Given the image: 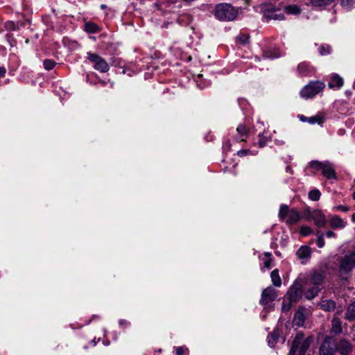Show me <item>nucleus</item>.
<instances>
[{"mask_svg":"<svg viewBox=\"0 0 355 355\" xmlns=\"http://www.w3.org/2000/svg\"><path fill=\"white\" fill-rule=\"evenodd\" d=\"M334 1V0H311V3L315 7H322L329 5Z\"/></svg>","mask_w":355,"mask_h":355,"instance_id":"nucleus-28","label":"nucleus"},{"mask_svg":"<svg viewBox=\"0 0 355 355\" xmlns=\"http://www.w3.org/2000/svg\"><path fill=\"white\" fill-rule=\"evenodd\" d=\"M326 236L329 238L334 237L335 233L332 231H328L326 232Z\"/></svg>","mask_w":355,"mask_h":355,"instance_id":"nucleus-49","label":"nucleus"},{"mask_svg":"<svg viewBox=\"0 0 355 355\" xmlns=\"http://www.w3.org/2000/svg\"><path fill=\"white\" fill-rule=\"evenodd\" d=\"M125 323L126 324L127 322L125 320H121L119 321L120 325H122L123 324H125Z\"/></svg>","mask_w":355,"mask_h":355,"instance_id":"nucleus-52","label":"nucleus"},{"mask_svg":"<svg viewBox=\"0 0 355 355\" xmlns=\"http://www.w3.org/2000/svg\"><path fill=\"white\" fill-rule=\"evenodd\" d=\"M308 122L311 124H322L323 123V118L319 115H316L314 116L309 117Z\"/></svg>","mask_w":355,"mask_h":355,"instance_id":"nucleus-31","label":"nucleus"},{"mask_svg":"<svg viewBox=\"0 0 355 355\" xmlns=\"http://www.w3.org/2000/svg\"><path fill=\"white\" fill-rule=\"evenodd\" d=\"M188 352H189V349L184 346L178 347L176 348V354L177 355H184L186 354H188Z\"/></svg>","mask_w":355,"mask_h":355,"instance_id":"nucleus-40","label":"nucleus"},{"mask_svg":"<svg viewBox=\"0 0 355 355\" xmlns=\"http://www.w3.org/2000/svg\"><path fill=\"white\" fill-rule=\"evenodd\" d=\"M336 350L335 341L331 338H326L320 347V355H334Z\"/></svg>","mask_w":355,"mask_h":355,"instance_id":"nucleus-8","label":"nucleus"},{"mask_svg":"<svg viewBox=\"0 0 355 355\" xmlns=\"http://www.w3.org/2000/svg\"><path fill=\"white\" fill-rule=\"evenodd\" d=\"M6 69L3 67H0V78L5 76Z\"/></svg>","mask_w":355,"mask_h":355,"instance_id":"nucleus-47","label":"nucleus"},{"mask_svg":"<svg viewBox=\"0 0 355 355\" xmlns=\"http://www.w3.org/2000/svg\"><path fill=\"white\" fill-rule=\"evenodd\" d=\"M331 228H342L345 225V222L338 216H334L329 220Z\"/></svg>","mask_w":355,"mask_h":355,"instance_id":"nucleus-19","label":"nucleus"},{"mask_svg":"<svg viewBox=\"0 0 355 355\" xmlns=\"http://www.w3.org/2000/svg\"><path fill=\"white\" fill-rule=\"evenodd\" d=\"M334 209L336 210H340V211H345V212H347L349 210V207L346 205H338V206L335 207Z\"/></svg>","mask_w":355,"mask_h":355,"instance_id":"nucleus-44","label":"nucleus"},{"mask_svg":"<svg viewBox=\"0 0 355 355\" xmlns=\"http://www.w3.org/2000/svg\"><path fill=\"white\" fill-rule=\"evenodd\" d=\"M345 318L349 321L355 320V301L348 305Z\"/></svg>","mask_w":355,"mask_h":355,"instance_id":"nucleus-18","label":"nucleus"},{"mask_svg":"<svg viewBox=\"0 0 355 355\" xmlns=\"http://www.w3.org/2000/svg\"><path fill=\"white\" fill-rule=\"evenodd\" d=\"M44 67L46 70H51L52 69L55 65V62L53 60H45L43 62Z\"/></svg>","mask_w":355,"mask_h":355,"instance_id":"nucleus-37","label":"nucleus"},{"mask_svg":"<svg viewBox=\"0 0 355 355\" xmlns=\"http://www.w3.org/2000/svg\"><path fill=\"white\" fill-rule=\"evenodd\" d=\"M330 88H340L343 85V80L338 74H334L328 84Z\"/></svg>","mask_w":355,"mask_h":355,"instance_id":"nucleus-16","label":"nucleus"},{"mask_svg":"<svg viewBox=\"0 0 355 355\" xmlns=\"http://www.w3.org/2000/svg\"><path fill=\"white\" fill-rule=\"evenodd\" d=\"M320 306L324 311H332L336 308V302L332 300H322Z\"/></svg>","mask_w":355,"mask_h":355,"instance_id":"nucleus-14","label":"nucleus"},{"mask_svg":"<svg viewBox=\"0 0 355 355\" xmlns=\"http://www.w3.org/2000/svg\"><path fill=\"white\" fill-rule=\"evenodd\" d=\"M294 302H288L287 297H285L282 304V310L284 311H288L290 310Z\"/></svg>","mask_w":355,"mask_h":355,"instance_id":"nucleus-35","label":"nucleus"},{"mask_svg":"<svg viewBox=\"0 0 355 355\" xmlns=\"http://www.w3.org/2000/svg\"><path fill=\"white\" fill-rule=\"evenodd\" d=\"M315 225L318 227H324L327 224V219L323 213L318 209L313 210L310 215Z\"/></svg>","mask_w":355,"mask_h":355,"instance_id":"nucleus-9","label":"nucleus"},{"mask_svg":"<svg viewBox=\"0 0 355 355\" xmlns=\"http://www.w3.org/2000/svg\"><path fill=\"white\" fill-rule=\"evenodd\" d=\"M309 197L312 200L317 201V200H318L320 199V192L318 189H313V190L309 191Z\"/></svg>","mask_w":355,"mask_h":355,"instance_id":"nucleus-30","label":"nucleus"},{"mask_svg":"<svg viewBox=\"0 0 355 355\" xmlns=\"http://www.w3.org/2000/svg\"><path fill=\"white\" fill-rule=\"evenodd\" d=\"M237 40L242 44H247L249 40V35L245 34L240 35L237 37Z\"/></svg>","mask_w":355,"mask_h":355,"instance_id":"nucleus-39","label":"nucleus"},{"mask_svg":"<svg viewBox=\"0 0 355 355\" xmlns=\"http://www.w3.org/2000/svg\"><path fill=\"white\" fill-rule=\"evenodd\" d=\"M264 266L268 267L270 266L272 264V259L270 258V254L266 253L264 254V260H263Z\"/></svg>","mask_w":355,"mask_h":355,"instance_id":"nucleus-41","label":"nucleus"},{"mask_svg":"<svg viewBox=\"0 0 355 355\" xmlns=\"http://www.w3.org/2000/svg\"><path fill=\"white\" fill-rule=\"evenodd\" d=\"M310 315V311L305 307H300L294 315L293 323L295 326L302 327L306 318Z\"/></svg>","mask_w":355,"mask_h":355,"instance_id":"nucleus-7","label":"nucleus"},{"mask_svg":"<svg viewBox=\"0 0 355 355\" xmlns=\"http://www.w3.org/2000/svg\"><path fill=\"white\" fill-rule=\"evenodd\" d=\"M85 31L89 33H95L98 32L100 28L96 24L87 22L85 24Z\"/></svg>","mask_w":355,"mask_h":355,"instance_id":"nucleus-25","label":"nucleus"},{"mask_svg":"<svg viewBox=\"0 0 355 355\" xmlns=\"http://www.w3.org/2000/svg\"><path fill=\"white\" fill-rule=\"evenodd\" d=\"M246 2H248L249 0H245Z\"/></svg>","mask_w":355,"mask_h":355,"instance_id":"nucleus-55","label":"nucleus"},{"mask_svg":"<svg viewBox=\"0 0 355 355\" xmlns=\"http://www.w3.org/2000/svg\"><path fill=\"white\" fill-rule=\"evenodd\" d=\"M236 131L239 134H240L241 136L245 135L248 133L247 129L245 125L240 124L237 128Z\"/></svg>","mask_w":355,"mask_h":355,"instance_id":"nucleus-42","label":"nucleus"},{"mask_svg":"<svg viewBox=\"0 0 355 355\" xmlns=\"http://www.w3.org/2000/svg\"><path fill=\"white\" fill-rule=\"evenodd\" d=\"M270 277L273 285L275 286H280L282 284V280L279 275V270L277 269L274 270L271 274Z\"/></svg>","mask_w":355,"mask_h":355,"instance_id":"nucleus-24","label":"nucleus"},{"mask_svg":"<svg viewBox=\"0 0 355 355\" xmlns=\"http://www.w3.org/2000/svg\"><path fill=\"white\" fill-rule=\"evenodd\" d=\"M237 15V10L229 3H220L216 6L215 16L220 20H234Z\"/></svg>","mask_w":355,"mask_h":355,"instance_id":"nucleus-2","label":"nucleus"},{"mask_svg":"<svg viewBox=\"0 0 355 355\" xmlns=\"http://www.w3.org/2000/svg\"><path fill=\"white\" fill-rule=\"evenodd\" d=\"M340 3L343 6H347L349 5V0H341Z\"/></svg>","mask_w":355,"mask_h":355,"instance_id":"nucleus-50","label":"nucleus"},{"mask_svg":"<svg viewBox=\"0 0 355 355\" xmlns=\"http://www.w3.org/2000/svg\"><path fill=\"white\" fill-rule=\"evenodd\" d=\"M7 30L15 31L17 29L16 25L13 21H7L5 24Z\"/></svg>","mask_w":355,"mask_h":355,"instance_id":"nucleus-43","label":"nucleus"},{"mask_svg":"<svg viewBox=\"0 0 355 355\" xmlns=\"http://www.w3.org/2000/svg\"><path fill=\"white\" fill-rule=\"evenodd\" d=\"M352 220L353 222H355V213L352 215Z\"/></svg>","mask_w":355,"mask_h":355,"instance_id":"nucleus-53","label":"nucleus"},{"mask_svg":"<svg viewBox=\"0 0 355 355\" xmlns=\"http://www.w3.org/2000/svg\"><path fill=\"white\" fill-rule=\"evenodd\" d=\"M336 349L341 354V355H348L352 350V347L348 341L342 340L336 345Z\"/></svg>","mask_w":355,"mask_h":355,"instance_id":"nucleus-13","label":"nucleus"},{"mask_svg":"<svg viewBox=\"0 0 355 355\" xmlns=\"http://www.w3.org/2000/svg\"><path fill=\"white\" fill-rule=\"evenodd\" d=\"M317 234L318 235V237L317 239V245L319 248H322L324 245V234L320 233L319 231H318Z\"/></svg>","mask_w":355,"mask_h":355,"instance_id":"nucleus-36","label":"nucleus"},{"mask_svg":"<svg viewBox=\"0 0 355 355\" xmlns=\"http://www.w3.org/2000/svg\"><path fill=\"white\" fill-rule=\"evenodd\" d=\"M264 17L268 19L284 20V15L278 10H267L265 11Z\"/></svg>","mask_w":355,"mask_h":355,"instance_id":"nucleus-12","label":"nucleus"},{"mask_svg":"<svg viewBox=\"0 0 355 355\" xmlns=\"http://www.w3.org/2000/svg\"><path fill=\"white\" fill-rule=\"evenodd\" d=\"M297 70L302 75L305 76L308 71V65L305 62H302L298 65Z\"/></svg>","mask_w":355,"mask_h":355,"instance_id":"nucleus-32","label":"nucleus"},{"mask_svg":"<svg viewBox=\"0 0 355 355\" xmlns=\"http://www.w3.org/2000/svg\"><path fill=\"white\" fill-rule=\"evenodd\" d=\"M324 277L322 274L314 272L311 278V282L313 286L321 287Z\"/></svg>","mask_w":355,"mask_h":355,"instance_id":"nucleus-22","label":"nucleus"},{"mask_svg":"<svg viewBox=\"0 0 355 355\" xmlns=\"http://www.w3.org/2000/svg\"><path fill=\"white\" fill-rule=\"evenodd\" d=\"M279 336L278 330H274L268 337V343L270 347H273L277 343Z\"/></svg>","mask_w":355,"mask_h":355,"instance_id":"nucleus-23","label":"nucleus"},{"mask_svg":"<svg viewBox=\"0 0 355 355\" xmlns=\"http://www.w3.org/2000/svg\"><path fill=\"white\" fill-rule=\"evenodd\" d=\"M322 289V287H318V286H313L311 288H309V289H307L305 293H304V295H305V297L307 299V300H312L315 297H316L319 293V291Z\"/></svg>","mask_w":355,"mask_h":355,"instance_id":"nucleus-20","label":"nucleus"},{"mask_svg":"<svg viewBox=\"0 0 355 355\" xmlns=\"http://www.w3.org/2000/svg\"><path fill=\"white\" fill-rule=\"evenodd\" d=\"M340 266H355V252L346 255L344 257Z\"/></svg>","mask_w":355,"mask_h":355,"instance_id":"nucleus-21","label":"nucleus"},{"mask_svg":"<svg viewBox=\"0 0 355 355\" xmlns=\"http://www.w3.org/2000/svg\"><path fill=\"white\" fill-rule=\"evenodd\" d=\"M249 153V150H246V149H243V150H241L239 151H238V155L239 156H245L247 155Z\"/></svg>","mask_w":355,"mask_h":355,"instance_id":"nucleus-45","label":"nucleus"},{"mask_svg":"<svg viewBox=\"0 0 355 355\" xmlns=\"http://www.w3.org/2000/svg\"><path fill=\"white\" fill-rule=\"evenodd\" d=\"M311 214H312V211H311L309 209H307V210L304 212V216L306 218H307V219L310 220V219H311V217L310 216V215H311Z\"/></svg>","mask_w":355,"mask_h":355,"instance_id":"nucleus-46","label":"nucleus"},{"mask_svg":"<svg viewBox=\"0 0 355 355\" xmlns=\"http://www.w3.org/2000/svg\"><path fill=\"white\" fill-rule=\"evenodd\" d=\"M324 87V84L322 82H311L301 90L300 95L303 98H312L320 92Z\"/></svg>","mask_w":355,"mask_h":355,"instance_id":"nucleus-3","label":"nucleus"},{"mask_svg":"<svg viewBox=\"0 0 355 355\" xmlns=\"http://www.w3.org/2000/svg\"><path fill=\"white\" fill-rule=\"evenodd\" d=\"M284 10L288 14H293V15H299L301 12L300 8L296 5H289V6H285Z\"/></svg>","mask_w":355,"mask_h":355,"instance_id":"nucleus-26","label":"nucleus"},{"mask_svg":"<svg viewBox=\"0 0 355 355\" xmlns=\"http://www.w3.org/2000/svg\"><path fill=\"white\" fill-rule=\"evenodd\" d=\"M310 166L314 169L322 171V167L324 166V162H320L316 160L312 161L310 162Z\"/></svg>","mask_w":355,"mask_h":355,"instance_id":"nucleus-34","label":"nucleus"},{"mask_svg":"<svg viewBox=\"0 0 355 355\" xmlns=\"http://www.w3.org/2000/svg\"><path fill=\"white\" fill-rule=\"evenodd\" d=\"M300 119L301 121H303V122H308V119H309V117H306L304 115H300Z\"/></svg>","mask_w":355,"mask_h":355,"instance_id":"nucleus-51","label":"nucleus"},{"mask_svg":"<svg viewBox=\"0 0 355 355\" xmlns=\"http://www.w3.org/2000/svg\"><path fill=\"white\" fill-rule=\"evenodd\" d=\"M331 331L336 335L340 334L342 332V322L338 318L334 317L332 319Z\"/></svg>","mask_w":355,"mask_h":355,"instance_id":"nucleus-15","label":"nucleus"},{"mask_svg":"<svg viewBox=\"0 0 355 355\" xmlns=\"http://www.w3.org/2000/svg\"><path fill=\"white\" fill-rule=\"evenodd\" d=\"M313 232V230L311 227L308 226H302L300 229V234L302 236H307L311 234Z\"/></svg>","mask_w":355,"mask_h":355,"instance_id":"nucleus-38","label":"nucleus"},{"mask_svg":"<svg viewBox=\"0 0 355 355\" xmlns=\"http://www.w3.org/2000/svg\"><path fill=\"white\" fill-rule=\"evenodd\" d=\"M277 297V293L274 288L269 286L262 291L260 303L264 306H270V304Z\"/></svg>","mask_w":355,"mask_h":355,"instance_id":"nucleus-6","label":"nucleus"},{"mask_svg":"<svg viewBox=\"0 0 355 355\" xmlns=\"http://www.w3.org/2000/svg\"><path fill=\"white\" fill-rule=\"evenodd\" d=\"M319 52L322 55H327L331 52V47L327 44L322 45L319 48Z\"/></svg>","mask_w":355,"mask_h":355,"instance_id":"nucleus-33","label":"nucleus"},{"mask_svg":"<svg viewBox=\"0 0 355 355\" xmlns=\"http://www.w3.org/2000/svg\"><path fill=\"white\" fill-rule=\"evenodd\" d=\"M312 342V337L304 338V335L298 333L291 346L288 355H304Z\"/></svg>","mask_w":355,"mask_h":355,"instance_id":"nucleus-1","label":"nucleus"},{"mask_svg":"<svg viewBox=\"0 0 355 355\" xmlns=\"http://www.w3.org/2000/svg\"><path fill=\"white\" fill-rule=\"evenodd\" d=\"M311 249L307 245L301 246L296 252V255L301 260L302 264H305L311 258Z\"/></svg>","mask_w":355,"mask_h":355,"instance_id":"nucleus-10","label":"nucleus"},{"mask_svg":"<svg viewBox=\"0 0 355 355\" xmlns=\"http://www.w3.org/2000/svg\"><path fill=\"white\" fill-rule=\"evenodd\" d=\"M289 209L288 207L286 205H282L280 207L279 211V216L282 220H284L286 217H288L289 214Z\"/></svg>","mask_w":355,"mask_h":355,"instance_id":"nucleus-29","label":"nucleus"},{"mask_svg":"<svg viewBox=\"0 0 355 355\" xmlns=\"http://www.w3.org/2000/svg\"><path fill=\"white\" fill-rule=\"evenodd\" d=\"M266 140H264L263 139H260L259 141V147L263 148V146H266Z\"/></svg>","mask_w":355,"mask_h":355,"instance_id":"nucleus-48","label":"nucleus"},{"mask_svg":"<svg viewBox=\"0 0 355 355\" xmlns=\"http://www.w3.org/2000/svg\"><path fill=\"white\" fill-rule=\"evenodd\" d=\"M353 199L355 200V191L353 193Z\"/></svg>","mask_w":355,"mask_h":355,"instance_id":"nucleus-54","label":"nucleus"},{"mask_svg":"<svg viewBox=\"0 0 355 355\" xmlns=\"http://www.w3.org/2000/svg\"><path fill=\"white\" fill-rule=\"evenodd\" d=\"M280 56L279 51L277 49L266 51L263 53V57L266 58H277Z\"/></svg>","mask_w":355,"mask_h":355,"instance_id":"nucleus-27","label":"nucleus"},{"mask_svg":"<svg viewBox=\"0 0 355 355\" xmlns=\"http://www.w3.org/2000/svg\"><path fill=\"white\" fill-rule=\"evenodd\" d=\"M300 213L296 209H291L286 223L290 225H293L300 219Z\"/></svg>","mask_w":355,"mask_h":355,"instance_id":"nucleus-17","label":"nucleus"},{"mask_svg":"<svg viewBox=\"0 0 355 355\" xmlns=\"http://www.w3.org/2000/svg\"><path fill=\"white\" fill-rule=\"evenodd\" d=\"M322 175L327 179H336V171L331 163L328 161L324 162V166L322 169Z\"/></svg>","mask_w":355,"mask_h":355,"instance_id":"nucleus-11","label":"nucleus"},{"mask_svg":"<svg viewBox=\"0 0 355 355\" xmlns=\"http://www.w3.org/2000/svg\"><path fill=\"white\" fill-rule=\"evenodd\" d=\"M87 59L94 63V67L102 73L108 71L110 67L107 62L101 56L92 53H87Z\"/></svg>","mask_w":355,"mask_h":355,"instance_id":"nucleus-4","label":"nucleus"},{"mask_svg":"<svg viewBox=\"0 0 355 355\" xmlns=\"http://www.w3.org/2000/svg\"><path fill=\"white\" fill-rule=\"evenodd\" d=\"M302 296V286L300 284L295 282L290 287L286 297L288 302L296 303Z\"/></svg>","mask_w":355,"mask_h":355,"instance_id":"nucleus-5","label":"nucleus"}]
</instances>
